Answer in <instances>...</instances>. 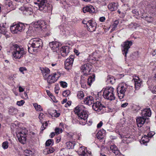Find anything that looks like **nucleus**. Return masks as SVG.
<instances>
[{
	"instance_id": "obj_1",
	"label": "nucleus",
	"mask_w": 156,
	"mask_h": 156,
	"mask_svg": "<svg viewBox=\"0 0 156 156\" xmlns=\"http://www.w3.org/2000/svg\"><path fill=\"white\" fill-rule=\"evenodd\" d=\"M11 50L12 51V55L16 59H20L24 54L23 48L17 44H12L11 47Z\"/></svg>"
},
{
	"instance_id": "obj_2",
	"label": "nucleus",
	"mask_w": 156,
	"mask_h": 156,
	"mask_svg": "<svg viewBox=\"0 0 156 156\" xmlns=\"http://www.w3.org/2000/svg\"><path fill=\"white\" fill-rule=\"evenodd\" d=\"M103 97L105 99L112 101L115 99L113 93L114 89L112 87H107L103 90Z\"/></svg>"
},
{
	"instance_id": "obj_3",
	"label": "nucleus",
	"mask_w": 156,
	"mask_h": 156,
	"mask_svg": "<svg viewBox=\"0 0 156 156\" xmlns=\"http://www.w3.org/2000/svg\"><path fill=\"white\" fill-rule=\"evenodd\" d=\"M127 87L126 84L125 83H122L119 85L117 90L118 96L120 99L123 98Z\"/></svg>"
},
{
	"instance_id": "obj_4",
	"label": "nucleus",
	"mask_w": 156,
	"mask_h": 156,
	"mask_svg": "<svg viewBox=\"0 0 156 156\" xmlns=\"http://www.w3.org/2000/svg\"><path fill=\"white\" fill-rule=\"evenodd\" d=\"M74 112L79 117L84 120H86V122H87L88 114L86 112L84 111H81L80 108L78 107H77L75 108Z\"/></svg>"
},
{
	"instance_id": "obj_5",
	"label": "nucleus",
	"mask_w": 156,
	"mask_h": 156,
	"mask_svg": "<svg viewBox=\"0 0 156 156\" xmlns=\"http://www.w3.org/2000/svg\"><path fill=\"white\" fill-rule=\"evenodd\" d=\"M34 28L37 29L39 31H41L43 29L46 28L45 23L44 21L39 20L33 23Z\"/></svg>"
},
{
	"instance_id": "obj_6",
	"label": "nucleus",
	"mask_w": 156,
	"mask_h": 156,
	"mask_svg": "<svg viewBox=\"0 0 156 156\" xmlns=\"http://www.w3.org/2000/svg\"><path fill=\"white\" fill-rule=\"evenodd\" d=\"M74 61V57L73 56L69 57L66 59L65 61V66L66 69L68 70L72 68Z\"/></svg>"
},
{
	"instance_id": "obj_7",
	"label": "nucleus",
	"mask_w": 156,
	"mask_h": 156,
	"mask_svg": "<svg viewBox=\"0 0 156 156\" xmlns=\"http://www.w3.org/2000/svg\"><path fill=\"white\" fill-rule=\"evenodd\" d=\"M30 44L38 49V48L42 45V43L41 39L38 38H34L31 40Z\"/></svg>"
},
{
	"instance_id": "obj_8",
	"label": "nucleus",
	"mask_w": 156,
	"mask_h": 156,
	"mask_svg": "<svg viewBox=\"0 0 156 156\" xmlns=\"http://www.w3.org/2000/svg\"><path fill=\"white\" fill-rule=\"evenodd\" d=\"M59 77L58 74L55 73L52 74L50 75H49L47 78V81L48 83H54L57 80Z\"/></svg>"
},
{
	"instance_id": "obj_9",
	"label": "nucleus",
	"mask_w": 156,
	"mask_h": 156,
	"mask_svg": "<svg viewBox=\"0 0 156 156\" xmlns=\"http://www.w3.org/2000/svg\"><path fill=\"white\" fill-rule=\"evenodd\" d=\"M92 108L94 110L96 111H100L101 110L104 108H105L103 105L99 101H97L96 103H94L93 105Z\"/></svg>"
},
{
	"instance_id": "obj_10",
	"label": "nucleus",
	"mask_w": 156,
	"mask_h": 156,
	"mask_svg": "<svg viewBox=\"0 0 156 156\" xmlns=\"http://www.w3.org/2000/svg\"><path fill=\"white\" fill-rule=\"evenodd\" d=\"M39 8L40 10H42L45 7L47 4L46 0H37Z\"/></svg>"
},
{
	"instance_id": "obj_11",
	"label": "nucleus",
	"mask_w": 156,
	"mask_h": 156,
	"mask_svg": "<svg viewBox=\"0 0 156 156\" xmlns=\"http://www.w3.org/2000/svg\"><path fill=\"white\" fill-rule=\"evenodd\" d=\"M131 44L132 42L130 41H126L124 42L123 45L124 49L123 51H124L126 55L128 49L130 48V47Z\"/></svg>"
},
{
	"instance_id": "obj_12",
	"label": "nucleus",
	"mask_w": 156,
	"mask_h": 156,
	"mask_svg": "<svg viewBox=\"0 0 156 156\" xmlns=\"http://www.w3.org/2000/svg\"><path fill=\"white\" fill-rule=\"evenodd\" d=\"M69 52V50L68 47H62L60 49V53L63 57L66 56Z\"/></svg>"
},
{
	"instance_id": "obj_13",
	"label": "nucleus",
	"mask_w": 156,
	"mask_h": 156,
	"mask_svg": "<svg viewBox=\"0 0 156 156\" xmlns=\"http://www.w3.org/2000/svg\"><path fill=\"white\" fill-rule=\"evenodd\" d=\"M146 118L143 117H139L136 119V122L137 126L139 127H141L145 122Z\"/></svg>"
},
{
	"instance_id": "obj_14",
	"label": "nucleus",
	"mask_w": 156,
	"mask_h": 156,
	"mask_svg": "<svg viewBox=\"0 0 156 156\" xmlns=\"http://www.w3.org/2000/svg\"><path fill=\"white\" fill-rule=\"evenodd\" d=\"M51 48L53 50H55L56 51H59L58 47L59 46V44L56 41H53L49 44Z\"/></svg>"
},
{
	"instance_id": "obj_15",
	"label": "nucleus",
	"mask_w": 156,
	"mask_h": 156,
	"mask_svg": "<svg viewBox=\"0 0 156 156\" xmlns=\"http://www.w3.org/2000/svg\"><path fill=\"white\" fill-rule=\"evenodd\" d=\"M27 132L28 131L26 129H23L19 131L17 133L18 139L23 138V137H26V134L27 133Z\"/></svg>"
},
{
	"instance_id": "obj_16",
	"label": "nucleus",
	"mask_w": 156,
	"mask_h": 156,
	"mask_svg": "<svg viewBox=\"0 0 156 156\" xmlns=\"http://www.w3.org/2000/svg\"><path fill=\"white\" fill-rule=\"evenodd\" d=\"M89 26H88V28L89 31L90 32L94 31L96 27V24L94 21L91 20L89 22Z\"/></svg>"
},
{
	"instance_id": "obj_17",
	"label": "nucleus",
	"mask_w": 156,
	"mask_h": 156,
	"mask_svg": "<svg viewBox=\"0 0 156 156\" xmlns=\"http://www.w3.org/2000/svg\"><path fill=\"white\" fill-rule=\"evenodd\" d=\"M110 149L112 152L115 154L116 156H120L121 153L118 150L117 147L115 145H112L111 146Z\"/></svg>"
},
{
	"instance_id": "obj_18",
	"label": "nucleus",
	"mask_w": 156,
	"mask_h": 156,
	"mask_svg": "<svg viewBox=\"0 0 156 156\" xmlns=\"http://www.w3.org/2000/svg\"><path fill=\"white\" fill-rule=\"evenodd\" d=\"M142 116L143 117H150L151 115V111L150 109H145L142 112Z\"/></svg>"
},
{
	"instance_id": "obj_19",
	"label": "nucleus",
	"mask_w": 156,
	"mask_h": 156,
	"mask_svg": "<svg viewBox=\"0 0 156 156\" xmlns=\"http://www.w3.org/2000/svg\"><path fill=\"white\" fill-rule=\"evenodd\" d=\"M40 69L44 77L46 78L47 74H48L50 72V70L46 67L40 68Z\"/></svg>"
},
{
	"instance_id": "obj_20",
	"label": "nucleus",
	"mask_w": 156,
	"mask_h": 156,
	"mask_svg": "<svg viewBox=\"0 0 156 156\" xmlns=\"http://www.w3.org/2000/svg\"><path fill=\"white\" fill-rule=\"evenodd\" d=\"M28 50L30 53L33 54L34 53L37 52L38 49L35 48L34 46H33L31 44H29L28 45Z\"/></svg>"
},
{
	"instance_id": "obj_21",
	"label": "nucleus",
	"mask_w": 156,
	"mask_h": 156,
	"mask_svg": "<svg viewBox=\"0 0 156 156\" xmlns=\"http://www.w3.org/2000/svg\"><path fill=\"white\" fill-rule=\"evenodd\" d=\"M108 8L111 11H114L117 9V5L115 3L112 2L108 5Z\"/></svg>"
},
{
	"instance_id": "obj_22",
	"label": "nucleus",
	"mask_w": 156,
	"mask_h": 156,
	"mask_svg": "<svg viewBox=\"0 0 156 156\" xmlns=\"http://www.w3.org/2000/svg\"><path fill=\"white\" fill-rule=\"evenodd\" d=\"M19 32H20L25 28L24 25L22 23H20L15 25Z\"/></svg>"
},
{
	"instance_id": "obj_23",
	"label": "nucleus",
	"mask_w": 156,
	"mask_h": 156,
	"mask_svg": "<svg viewBox=\"0 0 156 156\" xmlns=\"http://www.w3.org/2000/svg\"><path fill=\"white\" fill-rule=\"evenodd\" d=\"M87 67L88 66L87 64H86L82 65L81 68V69L83 73V76H87V71L88 68Z\"/></svg>"
},
{
	"instance_id": "obj_24",
	"label": "nucleus",
	"mask_w": 156,
	"mask_h": 156,
	"mask_svg": "<svg viewBox=\"0 0 156 156\" xmlns=\"http://www.w3.org/2000/svg\"><path fill=\"white\" fill-rule=\"evenodd\" d=\"M105 136V133L104 131H99L98 132L97 134V138L100 140H101L103 139Z\"/></svg>"
},
{
	"instance_id": "obj_25",
	"label": "nucleus",
	"mask_w": 156,
	"mask_h": 156,
	"mask_svg": "<svg viewBox=\"0 0 156 156\" xmlns=\"http://www.w3.org/2000/svg\"><path fill=\"white\" fill-rule=\"evenodd\" d=\"M149 141V137L147 135H145L142 138L141 143L144 144L147 142Z\"/></svg>"
},
{
	"instance_id": "obj_26",
	"label": "nucleus",
	"mask_w": 156,
	"mask_h": 156,
	"mask_svg": "<svg viewBox=\"0 0 156 156\" xmlns=\"http://www.w3.org/2000/svg\"><path fill=\"white\" fill-rule=\"evenodd\" d=\"M34 154L32 151L27 149L24 151V154L26 156H32Z\"/></svg>"
},
{
	"instance_id": "obj_27",
	"label": "nucleus",
	"mask_w": 156,
	"mask_h": 156,
	"mask_svg": "<svg viewBox=\"0 0 156 156\" xmlns=\"http://www.w3.org/2000/svg\"><path fill=\"white\" fill-rule=\"evenodd\" d=\"M118 22L117 21H115V23L113 24L109 27L110 31L112 32L115 30V28L116 27L118 24Z\"/></svg>"
},
{
	"instance_id": "obj_28",
	"label": "nucleus",
	"mask_w": 156,
	"mask_h": 156,
	"mask_svg": "<svg viewBox=\"0 0 156 156\" xmlns=\"http://www.w3.org/2000/svg\"><path fill=\"white\" fill-rule=\"evenodd\" d=\"M10 30L12 33L13 34H16L19 32L15 25L11 26L10 27Z\"/></svg>"
},
{
	"instance_id": "obj_29",
	"label": "nucleus",
	"mask_w": 156,
	"mask_h": 156,
	"mask_svg": "<svg viewBox=\"0 0 156 156\" xmlns=\"http://www.w3.org/2000/svg\"><path fill=\"white\" fill-rule=\"evenodd\" d=\"M28 8H25V7H21L20 8V9L22 11H23L24 13H25V12L26 11L27 12V14H29L30 15H31L33 12H30V11L28 10Z\"/></svg>"
},
{
	"instance_id": "obj_30",
	"label": "nucleus",
	"mask_w": 156,
	"mask_h": 156,
	"mask_svg": "<svg viewBox=\"0 0 156 156\" xmlns=\"http://www.w3.org/2000/svg\"><path fill=\"white\" fill-rule=\"evenodd\" d=\"M84 96V94L83 91H79L77 93V97L79 99H81Z\"/></svg>"
},
{
	"instance_id": "obj_31",
	"label": "nucleus",
	"mask_w": 156,
	"mask_h": 156,
	"mask_svg": "<svg viewBox=\"0 0 156 156\" xmlns=\"http://www.w3.org/2000/svg\"><path fill=\"white\" fill-rule=\"evenodd\" d=\"M80 155H84L85 153V148L84 147H81L78 150Z\"/></svg>"
},
{
	"instance_id": "obj_32",
	"label": "nucleus",
	"mask_w": 156,
	"mask_h": 156,
	"mask_svg": "<svg viewBox=\"0 0 156 156\" xmlns=\"http://www.w3.org/2000/svg\"><path fill=\"white\" fill-rule=\"evenodd\" d=\"M0 32L4 34H6L7 33L6 28L4 26L0 27Z\"/></svg>"
},
{
	"instance_id": "obj_33",
	"label": "nucleus",
	"mask_w": 156,
	"mask_h": 156,
	"mask_svg": "<svg viewBox=\"0 0 156 156\" xmlns=\"http://www.w3.org/2000/svg\"><path fill=\"white\" fill-rule=\"evenodd\" d=\"M34 106L36 110L39 111L42 110V109L40 105H38L37 104L35 103L34 104Z\"/></svg>"
},
{
	"instance_id": "obj_34",
	"label": "nucleus",
	"mask_w": 156,
	"mask_h": 156,
	"mask_svg": "<svg viewBox=\"0 0 156 156\" xmlns=\"http://www.w3.org/2000/svg\"><path fill=\"white\" fill-rule=\"evenodd\" d=\"M94 8L91 5L88 6V12L90 13H94L95 12Z\"/></svg>"
},
{
	"instance_id": "obj_35",
	"label": "nucleus",
	"mask_w": 156,
	"mask_h": 156,
	"mask_svg": "<svg viewBox=\"0 0 156 156\" xmlns=\"http://www.w3.org/2000/svg\"><path fill=\"white\" fill-rule=\"evenodd\" d=\"M66 146L68 148L70 149L73 147L74 144L71 142H69L66 143Z\"/></svg>"
},
{
	"instance_id": "obj_36",
	"label": "nucleus",
	"mask_w": 156,
	"mask_h": 156,
	"mask_svg": "<svg viewBox=\"0 0 156 156\" xmlns=\"http://www.w3.org/2000/svg\"><path fill=\"white\" fill-rule=\"evenodd\" d=\"M55 133L58 135L60 133H62L63 130L61 128L56 127L55 129Z\"/></svg>"
},
{
	"instance_id": "obj_37",
	"label": "nucleus",
	"mask_w": 156,
	"mask_h": 156,
	"mask_svg": "<svg viewBox=\"0 0 156 156\" xmlns=\"http://www.w3.org/2000/svg\"><path fill=\"white\" fill-rule=\"evenodd\" d=\"M19 141L21 143L24 144L26 142V137H23V138L18 139Z\"/></svg>"
},
{
	"instance_id": "obj_38",
	"label": "nucleus",
	"mask_w": 156,
	"mask_h": 156,
	"mask_svg": "<svg viewBox=\"0 0 156 156\" xmlns=\"http://www.w3.org/2000/svg\"><path fill=\"white\" fill-rule=\"evenodd\" d=\"M70 92L69 90L64 91L63 92V95L65 97H67L70 94Z\"/></svg>"
},
{
	"instance_id": "obj_39",
	"label": "nucleus",
	"mask_w": 156,
	"mask_h": 156,
	"mask_svg": "<svg viewBox=\"0 0 156 156\" xmlns=\"http://www.w3.org/2000/svg\"><path fill=\"white\" fill-rule=\"evenodd\" d=\"M94 75H92L91 76H90L89 78H88V81H89V80H90V82L89 83H88V84H89L90 85V83L94 80Z\"/></svg>"
},
{
	"instance_id": "obj_40",
	"label": "nucleus",
	"mask_w": 156,
	"mask_h": 156,
	"mask_svg": "<svg viewBox=\"0 0 156 156\" xmlns=\"http://www.w3.org/2000/svg\"><path fill=\"white\" fill-rule=\"evenodd\" d=\"M2 147L4 149H7L8 147V143L7 141L4 142L2 144Z\"/></svg>"
},
{
	"instance_id": "obj_41",
	"label": "nucleus",
	"mask_w": 156,
	"mask_h": 156,
	"mask_svg": "<svg viewBox=\"0 0 156 156\" xmlns=\"http://www.w3.org/2000/svg\"><path fill=\"white\" fill-rule=\"evenodd\" d=\"M61 86L63 88L67 87V84L66 82L61 81L60 83Z\"/></svg>"
},
{
	"instance_id": "obj_42",
	"label": "nucleus",
	"mask_w": 156,
	"mask_h": 156,
	"mask_svg": "<svg viewBox=\"0 0 156 156\" xmlns=\"http://www.w3.org/2000/svg\"><path fill=\"white\" fill-rule=\"evenodd\" d=\"M114 79L112 77L110 76H108L107 80L108 82L112 83V82L114 81Z\"/></svg>"
},
{
	"instance_id": "obj_43",
	"label": "nucleus",
	"mask_w": 156,
	"mask_h": 156,
	"mask_svg": "<svg viewBox=\"0 0 156 156\" xmlns=\"http://www.w3.org/2000/svg\"><path fill=\"white\" fill-rule=\"evenodd\" d=\"M155 133L154 132L152 131H150V132L147 133V136L149 137H152L154 134Z\"/></svg>"
},
{
	"instance_id": "obj_44",
	"label": "nucleus",
	"mask_w": 156,
	"mask_h": 156,
	"mask_svg": "<svg viewBox=\"0 0 156 156\" xmlns=\"http://www.w3.org/2000/svg\"><path fill=\"white\" fill-rule=\"evenodd\" d=\"M133 80H134L135 83L137 81L140 80L139 78L137 76H134L133 78Z\"/></svg>"
},
{
	"instance_id": "obj_45",
	"label": "nucleus",
	"mask_w": 156,
	"mask_h": 156,
	"mask_svg": "<svg viewBox=\"0 0 156 156\" xmlns=\"http://www.w3.org/2000/svg\"><path fill=\"white\" fill-rule=\"evenodd\" d=\"M25 101L23 100H21L20 101H18L17 102V104L19 106H21L24 103Z\"/></svg>"
},
{
	"instance_id": "obj_46",
	"label": "nucleus",
	"mask_w": 156,
	"mask_h": 156,
	"mask_svg": "<svg viewBox=\"0 0 156 156\" xmlns=\"http://www.w3.org/2000/svg\"><path fill=\"white\" fill-rule=\"evenodd\" d=\"M87 81H86L85 83L84 82H83V81H82L81 83V86L82 87H83V88H87V85L86 83H87Z\"/></svg>"
},
{
	"instance_id": "obj_47",
	"label": "nucleus",
	"mask_w": 156,
	"mask_h": 156,
	"mask_svg": "<svg viewBox=\"0 0 156 156\" xmlns=\"http://www.w3.org/2000/svg\"><path fill=\"white\" fill-rule=\"evenodd\" d=\"M34 32V31L32 29L31 27H29L28 30L27 31V33L29 34H31Z\"/></svg>"
},
{
	"instance_id": "obj_48",
	"label": "nucleus",
	"mask_w": 156,
	"mask_h": 156,
	"mask_svg": "<svg viewBox=\"0 0 156 156\" xmlns=\"http://www.w3.org/2000/svg\"><path fill=\"white\" fill-rule=\"evenodd\" d=\"M52 115L55 117H57L59 116L60 114L57 112L56 111H55L54 113H52Z\"/></svg>"
},
{
	"instance_id": "obj_49",
	"label": "nucleus",
	"mask_w": 156,
	"mask_h": 156,
	"mask_svg": "<svg viewBox=\"0 0 156 156\" xmlns=\"http://www.w3.org/2000/svg\"><path fill=\"white\" fill-rule=\"evenodd\" d=\"M52 141L51 140H48L46 142V145L47 146H50L51 144Z\"/></svg>"
},
{
	"instance_id": "obj_50",
	"label": "nucleus",
	"mask_w": 156,
	"mask_h": 156,
	"mask_svg": "<svg viewBox=\"0 0 156 156\" xmlns=\"http://www.w3.org/2000/svg\"><path fill=\"white\" fill-rule=\"evenodd\" d=\"M17 111V110L16 109L14 108L13 107H11L9 109V112H10L12 113L14 112V111Z\"/></svg>"
},
{
	"instance_id": "obj_51",
	"label": "nucleus",
	"mask_w": 156,
	"mask_h": 156,
	"mask_svg": "<svg viewBox=\"0 0 156 156\" xmlns=\"http://www.w3.org/2000/svg\"><path fill=\"white\" fill-rule=\"evenodd\" d=\"M54 151V149L52 148H51L47 151L48 154H49L53 152Z\"/></svg>"
},
{
	"instance_id": "obj_52",
	"label": "nucleus",
	"mask_w": 156,
	"mask_h": 156,
	"mask_svg": "<svg viewBox=\"0 0 156 156\" xmlns=\"http://www.w3.org/2000/svg\"><path fill=\"white\" fill-rule=\"evenodd\" d=\"M88 98H89L90 100V102L88 101V104L89 103H90V104H92L93 102V98L92 96H89L88 97ZM89 100H88V101Z\"/></svg>"
},
{
	"instance_id": "obj_53",
	"label": "nucleus",
	"mask_w": 156,
	"mask_h": 156,
	"mask_svg": "<svg viewBox=\"0 0 156 156\" xmlns=\"http://www.w3.org/2000/svg\"><path fill=\"white\" fill-rule=\"evenodd\" d=\"M141 84L140 83H135V87L136 89H139L140 88L141 86Z\"/></svg>"
},
{
	"instance_id": "obj_54",
	"label": "nucleus",
	"mask_w": 156,
	"mask_h": 156,
	"mask_svg": "<svg viewBox=\"0 0 156 156\" xmlns=\"http://www.w3.org/2000/svg\"><path fill=\"white\" fill-rule=\"evenodd\" d=\"M45 126L44 125V123H43L42 126V130H43L46 127V126H47L48 124L47 123V122H45Z\"/></svg>"
},
{
	"instance_id": "obj_55",
	"label": "nucleus",
	"mask_w": 156,
	"mask_h": 156,
	"mask_svg": "<svg viewBox=\"0 0 156 156\" xmlns=\"http://www.w3.org/2000/svg\"><path fill=\"white\" fill-rule=\"evenodd\" d=\"M44 116V115L43 113H40V114L39 115V119L40 120V121H41V119H43Z\"/></svg>"
},
{
	"instance_id": "obj_56",
	"label": "nucleus",
	"mask_w": 156,
	"mask_h": 156,
	"mask_svg": "<svg viewBox=\"0 0 156 156\" xmlns=\"http://www.w3.org/2000/svg\"><path fill=\"white\" fill-rule=\"evenodd\" d=\"M103 125V122H99L97 125V127L98 128H100Z\"/></svg>"
},
{
	"instance_id": "obj_57",
	"label": "nucleus",
	"mask_w": 156,
	"mask_h": 156,
	"mask_svg": "<svg viewBox=\"0 0 156 156\" xmlns=\"http://www.w3.org/2000/svg\"><path fill=\"white\" fill-rule=\"evenodd\" d=\"M83 11L84 13H86L88 12V9L87 6L83 7Z\"/></svg>"
},
{
	"instance_id": "obj_58",
	"label": "nucleus",
	"mask_w": 156,
	"mask_h": 156,
	"mask_svg": "<svg viewBox=\"0 0 156 156\" xmlns=\"http://www.w3.org/2000/svg\"><path fill=\"white\" fill-rule=\"evenodd\" d=\"M129 139V138H127V139ZM122 140L123 141V142H126V143H128V142H127L126 141L127 140V138L126 137L124 136L123 137V139Z\"/></svg>"
},
{
	"instance_id": "obj_59",
	"label": "nucleus",
	"mask_w": 156,
	"mask_h": 156,
	"mask_svg": "<svg viewBox=\"0 0 156 156\" xmlns=\"http://www.w3.org/2000/svg\"><path fill=\"white\" fill-rule=\"evenodd\" d=\"M19 91L20 92H23L24 91V89L21 86H19Z\"/></svg>"
},
{
	"instance_id": "obj_60",
	"label": "nucleus",
	"mask_w": 156,
	"mask_h": 156,
	"mask_svg": "<svg viewBox=\"0 0 156 156\" xmlns=\"http://www.w3.org/2000/svg\"><path fill=\"white\" fill-rule=\"evenodd\" d=\"M20 71L21 72H23L24 70H26V69L24 67H20L19 69Z\"/></svg>"
},
{
	"instance_id": "obj_61",
	"label": "nucleus",
	"mask_w": 156,
	"mask_h": 156,
	"mask_svg": "<svg viewBox=\"0 0 156 156\" xmlns=\"http://www.w3.org/2000/svg\"><path fill=\"white\" fill-rule=\"evenodd\" d=\"M128 105V103H125L121 105V107L122 108H125Z\"/></svg>"
},
{
	"instance_id": "obj_62",
	"label": "nucleus",
	"mask_w": 156,
	"mask_h": 156,
	"mask_svg": "<svg viewBox=\"0 0 156 156\" xmlns=\"http://www.w3.org/2000/svg\"><path fill=\"white\" fill-rule=\"evenodd\" d=\"M88 97H86L83 101L84 103L87 105L88 104Z\"/></svg>"
},
{
	"instance_id": "obj_63",
	"label": "nucleus",
	"mask_w": 156,
	"mask_h": 156,
	"mask_svg": "<svg viewBox=\"0 0 156 156\" xmlns=\"http://www.w3.org/2000/svg\"><path fill=\"white\" fill-rule=\"evenodd\" d=\"M105 19L104 17H102L100 18L99 20L101 22H102L104 21Z\"/></svg>"
},
{
	"instance_id": "obj_64",
	"label": "nucleus",
	"mask_w": 156,
	"mask_h": 156,
	"mask_svg": "<svg viewBox=\"0 0 156 156\" xmlns=\"http://www.w3.org/2000/svg\"><path fill=\"white\" fill-rule=\"evenodd\" d=\"M28 98V97L27 96V94L26 92L24 93V98Z\"/></svg>"
}]
</instances>
